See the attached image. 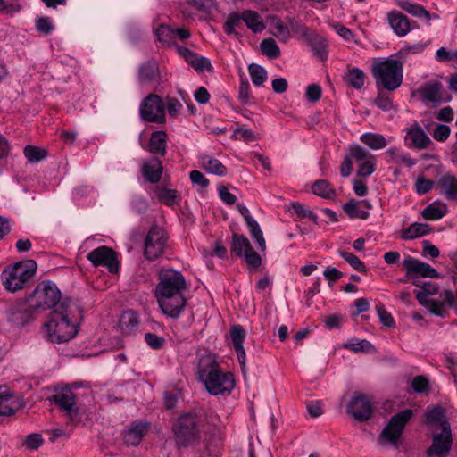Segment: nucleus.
Here are the masks:
<instances>
[{
	"instance_id": "obj_1",
	"label": "nucleus",
	"mask_w": 457,
	"mask_h": 457,
	"mask_svg": "<svg viewBox=\"0 0 457 457\" xmlns=\"http://www.w3.org/2000/svg\"><path fill=\"white\" fill-rule=\"evenodd\" d=\"M187 289L184 276L173 269H162L156 287L159 306L169 317L178 318L186 305L183 292Z\"/></svg>"
},
{
	"instance_id": "obj_2",
	"label": "nucleus",
	"mask_w": 457,
	"mask_h": 457,
	"mask_svg": "<svg viewBox=\"0 0 457 457\" xmlns=\"http://www.w3.org/2000/svg\"><path fill=\"white\" fill-rule=\"evenodd\" d=\"M78 307L68 300H63L49 314V320L45 323L43 332L51 343H67L78 333V318L75 312Z\"/></svg>"
},
{
	"instance_id": "obj_3",
	"label": "nucleus",
	"mask_w": 457,
	"mask_h": 457,
	"mask_svg": "<svg viewBox=\"0 0 457 457\" xmlns=\"http://www.w3.org/2000/svg\"><path fill=\"white\" fill-rule=\"evenodd\" d=\"M197 375L206 391L212 395L229 394L235 387L233 374L220 369L214 353H205L200 357Z\"/></svg>"
},
{
	"instance_id": "obj_4",
	"label": "nucleus",
	"mask_w": 457,
	"mask_h": 457,
	"mask_svg": "<svg viewBox=\"0 0 457 457\" xmlns=\"http://www.w3.org/2000/svg\"><path fill=\"white\" fill-rule=\"evenodd\" d=\"M208 415L202 408L182 411L172 426L176 444L188 446L198 442L208 428Z\"/></svg>"
},
{
	"instance_id": "obj_5",
	"label": "nucleus",
	"mask_w": 457,
	"mask_h": 457,
	"mask_svg": "<svg viewBox=\"0 0 457 457\" xmlns=\"http://www.w3.org/2000/svg\"><path fill=\"white\" fill-rule=\"evenodd\" d=\"M421 290L416 292V297L420 304L424 306L431 314L446 318L449 315V309H457V290L453 292L451 289H445L440 294L437 300L429 299V295L438 293L439 287L433 282H425Z\"/></svg>"
},
{
	"instance_id": "obj_6",
	"label": "nucleus",
	"mask_w": 457,
	"mask_h": 457,
	"mask_svg": "<svg viewBox=\"0 0 457 457\" xmlns=\"http://www.w3.org/2000/svg\"><path fill=\"white\" fill-rule=\"evenodd\" d=\"M377 87H382L388 91L397 89L403 79V64L401 61L393 58H379L372 63L370 68Z\"/></svg>"
},
{
	"instance_id": "obj_7",
	"label": "nucleus",
	"mask_w": 457,
	"mask_h": 457,
	"mask_svg": "<svg viewBox=\"0 0 457 457\" xmlns=\"http://www.w3.org/2000/svg\"><path fill=\"white\" fill-rule=\"evenodd\" d=\"M37 263L33 260L19 262L8 266L2 272L4 287L12 293L23 289L35 275Z\"/></svg>"
},
{
	"instance_id": "obj_8",
	"label": "nucleus",
	"mask_w": 457,
	"mask_h": 457,
	"mask_svg": "<svg viewBox=\"0 0 457 457\" xmlns=\"http://www.w3.org/2000/svg\"><path fill=\"white\" fill-rule=\"evenodd\" d=\"M28 299L37 312L55 309L61 303V292L54 282L45 280L36 287Z\"/></svg>"
},
{
	"instance_id": "obj_9",
	"label": "nucleus",
	"mask_w": 457,
	"mask_h": 457,
	"mask_svg": "<svg viewBox=\"0 0 457 457\" xmlns=\"http://www.w3.org/2000/svg\"><path fill=\"white\" fill-rule=\"evenodd\" d=\"M168 236L162 227L153 225L144 241V256L148 261H154L166 253Z\"/></svg>"
},
{
	"instance_id": "obj_10",
	"label": "nucleus",
	"mask_w": 457,
	"mask_h": 457,
	"mask_svg": "<svg viewBox=\"0 0 457 457\" xmlns=\"http://www.w3.org/2000/svg\"><path fill=\"white\" fill-rule=\"evenodd\" d=\"M411 417L412 411L411 409L404 410L394 415L381 432L379 436L380 444L386 445L388 443L393 445H397L403 428Z\"/></svg>"
},
{
	"instance_id": "obj_11",
	"label": "nucleus",
	"mask_w": 457,
	"mask_h": 457,
	"mask_svg": "<svg viewBox=\"0 0 457 457\" xmlns=\"http://www.w3.org/2000/svg\"><path fill=\"white\" fill-rule=\"evenodd\" d=\"M231 253H235L238 257H245V262L250 269L257 270L262 263V258L258 253H256L249 239L239 234H233L231 245Z\"/></svg>"
},
{
	"instance_id": "obj_12",
	"label": "nucleus",
	"mask_w": 457,
	"mask_h": 457,
	"mask_svg": "<svg viewBox=\"0 0 457 457\" xmlns=\"http://www.w3.org/2000/svg\"><path fill=\"white\" fill-rule=\"evenodd\" d=\"M140 114L149 122H163L164 104L162 98L154 94L147 96L140 105Z\"/></svg>"
},
{
	"instance_id": "obj_13",
	"label": "nucleus",
	"mask_w": 457,
	"mask_h": 457,
	"mask_svg": "<svg viewBox=\"0 0 457 457\" xmlns=\"http://www.w3.org/2000/svg\"><path fill=\"white\" fill-rule=\"evenodd\" d=\"M403 265L406 270L403 278H399L401 283H407L412 279V274H420L422 278H438L439 274L436 269L429 264L420 262L411 256H406L403 262Z\"/></svg>"
},
{
	"instance_id": "obj_14",
	"label": "nucleus",
	"mask_w": 457,
	"mask_h": 457,
	"mask_svg": "<svg viewBox=\"0 0 457 457\" xmlns=\"http://www.w3.org/2000/svg\"><path fill=\"white\" fill-rule=\"evenodd\" d=\"M432 445L427 451L428 457H447L452 447V431L450 425L432 435Z\"/></svg>"
},
{
	"instance_id": "obj_15",
	"label": "nucleus",
	"mask_w": 457,
	"mask_h": 457,
	"mask_svg": "<svg viewBox=\"0 0 457 457\" xmlns=\"http://www.w3.org/2000/svg\"><path fill=\"white\" fill-rule=\"evenodd\" d=\"M87 258L94 266H105L110 272L118 270L115 252L105 245L99 246L87 253Z\"/></svg>"
},
{
	"instance_id": "obj_16",
	"label": "nucleus",
	"mask_w": 457,
	"mask_h": 457,
	"mask_svg": "<svg viewBox=\"0 0 457 457\" xmlns=\"http://www.w3.org/2000/svg\"><path fill=\"white\" fill-rule=\"evenodd\" d=\"M346 411L356 420H368L372 415V406L370 400L364 395H355L348 403Z\"/></svg>"
},
{
	"instance_id": "obj_17",
	"label": "nucleus",
	"mask_w": 457,
	"mask_h": 457,
	"mask_svg": "<svg viewBox=\"0 0 457 457\" xmlns=\"http://www.w3.org/2000/svg\"><path fill=\"white\" fill-rule=\"evenodd\" d=\"M31 303H19L10 307L9 320L16 326H25L32 322L37 314Z\"/></svg>"
},
{
	"instance_id": "obj_18",
	"label": "nucleus",
	"mask_w": 457,
	"mask_h": 457,
	"mask_svg": "<svg viewBox=\"0 0 457 457\" xmlns=\"http://www.w3.org/2000/svg\"><path fill=\"white\" fill-rule=\"evenodd\" d=\"M405 141L408 146L419 150L426 149L432 144L429 137L418 124H414L407 129Z\"/></svg>"
},
{
	"instance_id": "obj_19",
	"label": "nucleus",
	"mask_w": 457,
	"mask_h": 457,
	"mask_svg": "<svg viewBox=\"0 0 457 457\" xmlns=\"http://www.w3.org/2000/svg\"><path fill=\"white\" fill-rule=\"evenodd\" d=\"M387 21L398 37H404L411 30L409 18L402 12L393 10L387 13Z\"/></svg>"
},
{
	"instance_id": "obj_20",
	"label": "nucleus",
	"mask_w": 457,
	"mask_h": 457,
	"mask_svg": "<svg viewBox=\"0 0 457 457\" xmlns=\"http://www.w3.org/2000/svg\"><path fill=\"white\" fill-rule=\"evenodd\" d=\"M54 401L69 416L77 414L75 395L69 387H64L53 396Z\"/></svg>"
},
{
	"instance_id": "obj_21",
	"label": "nucleus",
	"mask_w": 457,
	"mask_h": 457,
	"mask_svg": "<svg viewBox=\"0 0 457 457\" xmlns=\"http://www.w3.org/2000/svg\"><path fill=\"white\" fill-rule=\"evenodd\" d=\"M437 186L440 188V194L448 200L457 201V178L453 174L450 172L443 174L437 180Z\"/></svg>"
},
{
	"instance_id": "obj_22",
	"label": "nucleus",
	"mask_w": 457,
	"mask_h": 457,
	"mask_svg": "<svg viewBox=\"0 0 457 457\" xmlns=\"http://www.w3.org/2000/svg\"><path fill=\"white\" fill-rule=\"evenodd\" d=\"M166 148L167 134L162 130L153 132L149 139L147 150L153 154L163 156L166 154Z\"/></svg>"
},
{
	"instance_id": "obj_23",
	"label": "nucleus",
	"mask_w": 457,
	"mask_h": 457,
	"mask_svg": "<svg viewBox=\"0 0 457 457\" xmlns=\"http://www.w3.org/2000/svg\"><path fill=\"white\" fill-rule=\"evenodd\" d=\"M427 423L429 424L435 431L443 430L446 425H450L445 411L442 407L436 406L426 412Z\"/></svg>"
},
{
	"instance_id": "obj_24",
	"label": "nucleus",
	"mask_w": 457,
	"mask_h": 457,
	"mask_svg": "<svg viewBox=\"0 0 457 457\" xmlns=\"http://www.w3.org/2000/svg\"><path fill=\"white\" fill-rule=\"evenodd\" d=\"M143 176L151 183H157L162 174V162L158 158H151L142 167Z\"/></svg>"
},
{
	"instance_id": "obj_25",
	"label": "nucleus",
	"mask_w": 457,
	"mask_h": 457,
	"mask_svg": "<svg viewBox=\"0 0 457 457\" xmlns=\"http://www.w3.org/2000/svg\"><path fill=\"white\" fill-rule=\"evenodd\" d=\"M160 77L158 63L148 61L143 63L138 70V79L141 83H151Z\"/></svg>"
},
{
	"instance_id": "obj_26",
	"label": "nucleus",
	"mask_w": 457,
	"mask_h": 457,
	"mask_svg": "<svg viewBox=\"0 0 457 457\" xmlns=\"http://www.w3.org/2000/svg\"><path fill=\"white\" fill-rule=\"evenodd\" d=\"M448 212L446 204L441 201H435L429 204L421 212V216L425 220H437L442 219Z\"/></svg>"
},
{
	"instance_id": "obj_27",
	"label": "nucleus",
	"mask_w": 457,
	"mask_h": 457,
	"mask_svg": "<svg viewBox=\"0 0 457 457\" xmlns=\"http://www.w3.org/2000/svg\"><path fill=\"white\" fill-rule=\"evenodd\" d=\"M242 21L246 27L254 33H260L265 29V23L261 15L252 10H245L242 12Z\"/></svg>"
},
{
	"instance_id": "obj_28",
	"label": "nucleus",
	"mask_w": 457,
	"mask_h": 457,
	"mask_svg": "<svg viewBox=\"0 0 457 457\" xmlns=\"http://www.w3.org/2000/svg\"><path fill=\"white\" fill-rule=\"evenodd\" d=\"M199 164L210 174L224 176L227 172L226 167L219 160L210 155L201 156Z\"/></svg>"
},
{
	"instance_id": "obj_29",
	"label": "nucleus",
	"mask_w": 457,
	"mask_h": 457,
	"mask_svg": "<svg viewBox=\"0 0 457 457\" xmlns=\"http://www.w3.org/2000/svg\"><path fill=\"white\" fill-rule=\"evenodd\" d=\"M148 428L149 425L146 422H140L132 426L124 436L125 443L129 445H137Z\"/></svg>"
},
{
	"instance_id": "obj_30",
	"label": "nucleus",
	"mask_w": 457,
	"mask_h": 457,
	"mask_svg": "<svg viewBox=\"0 0 457 457\" xmlns=\"http://www.w3.org/2000/svg\"><path fill=\"white\" fill-rule=\"evenodd\" d=\"M360 140L371 150H380L388 145L387 139L381 134L367 132L360 137Z\"/></svg>"
},
{
	"instance_id": "obj_31",
	"label": "nucleus",
	"mask_w": 457,
	"mask_h": 457,
	"mask_svg": "<svg viewBox=\"0 0 457 457\" xmlns=\"http://www.w3.org/2000/svg\"><path fill=\"white\" fill-rule=\"evenodd\" d=\"M184 55L187 62L190 63L197 71H211L212 66L208 58L197 55L188 49L184 50Z\"/></svg>"
},
{
	"instance_id": "obj_32",
	"label": "nucleus",
	"mask_w": 457,
	"mask_h": 457,
	"mask_svg": "<svg viewBox=\"0 0 457 457\" xmlns=\"http://www.w3.org/2000/svg\"><path fill=\"white\" fill-rule=\"evenodd\" d=\"M365 74L359 68L348 69L347 73L344 77V80L347 86L357 90L361 89L365 83Z\"/></svg>"
},
{
	"instance_id": "obj_33",
	"label": "nucleus",
	"mask_w": 457,
	"mask_h": 457,
	"mask_svg": "<svg viewBox=\"0 0 457 457\" xmlns=\"http://www.w3.org/2000/svg\"><path fill=\"white\" fill-rule=\"evenodd\" d=\"M138 324V316L133 311L124 312L120 318L119 327L124 334H130Z\"/></svg>"
},
{
	"instance_id": "obj_34",
	"label": "nucleus",
	"mask_w": 457,
	"mask_h": 457,
	"mask_svg": "<svg viewBox=\"0 0 457 457\" xmlns=\"http://www.w3.org/2000/svg\"><path fill=\"white\" fill-rule=\"evenodd\" d=\"M397 4L403 10L415 17H424L427 21L431 19L429 12L420 4L411 3L409 0H398Z\"/></svg>"
},
{
	"instance_id": "obj_35",
	"label": "nucleus",
	"mask_w": 457,
	"mask_h": 457,
	"mask_svg": "<svg viewBox=\"0 0 457 457\" xmlns=\"http://www.w3.org/2000/svg\"><path fill=\"white\" fill-rule=\"evenodd\" d=\"M428 233V225L425 223L414 222L409 228L402 231L401 238L403 240H412Z\"/></svg>"
},
{
	"instance_id": "obj_36",
	"label": "nucleus",
	"mask_w": 457,
	"mask_h": 457,
	"mask_svg": "<svg viewBox=\"0 0 457 457\" xmlns=\"http://www.w3.org/2000/svg\"><path fill=\"white\" fill-rule=\"evenodd\" d=\"M441 90V84L430 83L420 89V94L425 101L438 103L442 101Z\"/></svg>"
},
{
	"instance_id": "obj_37",
	"label": "nucleus",
	"mask_w": 457,
	"mask_h": 457,
	"mask_svg": "<svg viewBox=\"0 0 457 457\" xmlns=\"http://www.w3.org/2000/svg\"><path fill=\"white\" fill-rule=\"evenodd\" d=\"M312 191L316 195L325 199H333L336 197L335 189L325 179H320L315 181L312 187Z\"/></svg>"
},
{
	"instance_id": "obj_38",
	"label": "nucleus",
	"mask_w": 457,
	"mask_h": 457,
	"mask_svg": "<svg viewBox=\"0 0 457 457\" xmlns=\"http://www.w3.org/2000/svg\"><path fill=\"white\" fill-rule=\"evenodd\" d=\"M310 46L314 54L320 61H325L328 58V45L320 37L313 36L309 39Z\"/></svg>"
},
{
	"instance_id": "obj_39",
	"label": "nucleus",
	"mask_w": 457,
	"mask_h": 457,
	"mask_svg": "<svg viewBox=\"0 0 457 457\" xmlns=\"http://www.w3.org/2000/svg\"><path fill=\"white\" fill-rule=\"evenodd\" d=\"M12 395L6 386H0V415H11L14 412L11 406Z\"/></svg>"
},
{
	"instance_id": "obj_40",
	"label": "nucleus",
	"mask_w": 457,
	"mask_h": 457,
	"mask_svg": "<svg viewBox=\"0 0 457 457\" xmlns=\"http://www.w3.org/2000/svg\"><path fill=\"white\" fill-rule=\"evenodd\" d=\"M261 51L269 58L275 59L280 55V50L273 38L263 39L260 44Z\"/></svg>"
},
{
	"instance_id": "obj_41",
	"label": "nucleus",
	"mask_w": 457,
	"mask_h": 457,
	"mask_svg": "<svg viewBox=\"0 0 457 457\" xmlns=\"http://www.w3.org/2000/svg\"><path fill=\"white\" fill-rule=\"evenodd\" d=\"M248 70L251 79L255 86L259 87L267 80V71L263 67L252 63L249 65Z\"/></svg>"
},
{
	"instance_id": "obj_42",
	"label": "nucleus",
	"mask_w": 457,
	"mask_h": 457,
	"mask_svg": "<svg viewBox=\"0 0 457 457\" xmlns=\"http://www.w3.org/2000/svg\"><path fill=\"white\" fill-rule=\"evenodd\" d=\"M271 33L278 40L282 42L287 41L290 37V30L287 25L280 20H276L270 26Z\"/></svg>"
},
{
	"instance_id": "obj_43",
	"label": "nucleus",
	"mask_w": 457,
	"mask_h": 457,
	"mask_svg": "<svg viewBox=\"0 0 457 457\" xmlns=\"http://www.w3.org/2000/svg\"><path fill=\"white\" fill-rule=\"evenodd\" d=\"M344 210L351 218L366 220L369 217V212L361 210L360 204L355 201L347 202L344 205Z\"/></svg>"
},
{
	"instance_id": "obj_44",
	"label": "nucleus",
	"mask_w": 457,
	"mask_h": 457,
	"mask_svg": "<svg viewBox=\"0 0 457 457\" xmlns=\"http://www.w3.org/2000/svg\"><path fill=\"white\" fill-rule=\"evenodd\" d=\"M24 155L29 162H38L46 158V151L33 145H26Z\"/></svg>"
},
{
	"instance_id": "obj_45",
	"label": "nucleus",
	"mask_w": 457,
	"mask_h": 457,
	"mask_svg": "<svg viewBox=\"0 0 457 457\" xmlns=\"http://www.w3.org/2000/svg\"><path fill=\"white\" fill-rule=\"evenodd\" d=\"M252 237L254 238L259 248L263 251L266 248L265 239L263 237L262 231L255 220H250V223L247 224Z\"/></svg>"
},
{
	"instance_id": "obj_46",
	"label": "nucleus",
	"mask_w": 457,
	"mask_h": 457,
	"mask_svg": "<svg viewBox=\"0 0 457 457\" xmlns=\"http://www.w3.org/2000/svg\"><path fill=\"white\" fill-rule=\"evenodd\" d=\"M349 156L354 159L357 162L361 163L368 159H370L373 154L367 151L365 148L359 145H351L349 148Z\"/></svg>"
},
{
	"instance_id": "obj_47",
	"label": "nucleus",
	"mask_w": 457,
	"mask_h": 457,
	"mask_svg": "<svg viewBox=\"0 0 457 457\" xmlns=\"http://www.w3.org/2000/svg\"><path fill=\"white\" fill-rule=\"evenodd\" d=\"M156 195L158 199L166 205H173L177 198V191L165 187H157Z\"/></svg>"
},
{
	"instance_id": "obj_48",
	"label": "nucleus",
	"mask_w": 457,
	"mask_h": 457,
	"mask_svg": "<svg viewBox=\"0 0 457 457\" xmlns=\"http://www.w3.org/2000/svg\"><path fill=\"white\" fill-rule=\"evenodd\" d=\"M338 351H345L348 353H372L375 352L373 345H341Z\"/></svg>"
},
{
	"instance_id": "obj_49",
	"label": "nucleus",
	"mask_w": 457,
	"mask_h": 457,
	"mask_svg": "<svg viewBox=\"0 0 457 457\" xmlns=\"http://www.w3.org/2000/svg\"><path fill=\"white\" fill-rule=\"evenodd\" d=\"M338 253L354 270L358 271H365V265L355 254L345 251H339Z\"/></svg>"
},
{
	"instance_id": "obj_50",
	"label": "nucleus",
	"mask_w": 457,
	"mask_h": 457,
	"mask_svg": "<svg viewBox=\"0 0 457 457\" xmlns=\"http://www.w3.org/2000/svg\"><path fill=\"white\" fill-rule=\"evenodd\" d=\"M155 35L160 42L170 44L174 39L173 29L167 25H160L156 30Z\"/></svg>"
},
{
	"instance_id": "obj_51",
	"label": "nucleus",
	"mask_w": 457,
	"mask_h": 457,
	"mask_svg": "<svg viewBox=\"0 0 457 457\" xmlns=\"http://www.w3.org/2000/svg\"><path fill=\"white\" fill-rule=\"evenodd\" d=\"M376 170V158L373 155L370 159L360 163L357 170L358 177H369Z\"/></svg>"
},
{
	"instance_id": "obj_52",
	"label": "nucleus",
	"mask_w": 457,
	"mask_h": 457,
	"mask_svg": "<svg viewBox=\"0 0 457 457\" xmlns=\"http://www.w3.org/2000/svg\"><path fill=\"white\" fill-rule=\"evenodd\" d=\"M37 29L45 35H49L53 32L54 26L52 20L46 16H41L36 19Z\"/></svg>"
},
{
	"instance_id": "obj_53",
	"label": "nucleus",
	"mask_w": 457,
	"mask_h": 457,
	"mask_svg": "<svg viewBox=\"0 0 457 457\" xmlns=\"http://www.w3.org/2000/svg\"><path fill=\"white\" fill-rule=\"evenodd\" d=\"M451 134V129L445 124H437L433 130L432 136L438 142H445Z\"/></svg>"
},
{
	"instance_id": "obj_54",
	"label": "nucleus",
	"mask_w": 457,
	"mask_h": 457,
	"mask_svg": "<svg viewBox=\"0 0 457 457\" xmlns=\"http://www.w3.org/2000/svg\"><path fill=\"white\" fill-rule=\"evenodd\" d=\"M232 137L235 139H242L245 142L254 141L256 137L253 131L250 129H246L244 127H239L236 129L233 132Z\"/></svg>"
},
{
	"instance_id": "obj_55",
	"label": "nucleus",
	"mask_w": 457,
	"mask_h": 457,
	"mask_svg": "<svg viewBox=\"0 0 457 457\" xmlns=\"http://www.w3.org/2000/svg\"><path fill=\"white\" fill-rule=\"evenodd\" d=\"M433 180L428 179L420 176L416 179L415 188L418 194L423 195L430 191L433 187Z\"/></svg>"
},
{
	"instance_id": "obj_56",
	"label": "nucleus",
	"mask_w": 457,
	"mask_h": 457,
	"mask_svg": "<svg viewBox=\"0 0 457 457\" xmlns=\"http://www.w3.org/2000/svg\"><path fill=\"white\" fill-rule=\"evenodd\" d=\"M375 103L379 109L385 112L394 107L392 98L388 95L380 92H378Z\"/></svg>"
},
{
	"instance_id": "obj_57",
	"label": "nucleus",
	"mask_w": 457,
	"mask_h": 457,
	"mask_svg": "<svg viewBox=\"0 0 457 457\" xmlns=\"http://www.w3.org/2000/svg\"><path fill=\"white\" fill-rule=\"evenodd\" d=\"M292 209L294 212L300 218H310L313 221H316L317 220V215L311 210L306 209L304 205L301 204L300 203H293Z\"/></svg>"
},
{
	"instance_id": "obj_58",
	"label": "nucleus",
	"mask_w": 457,
	"mask_h": 457,
	"mask_svg": "<svg viewBox=\"0 0 457 457\" xmlns=\"http://www.w3.org/2000/svg\"><path fill=\"white\" fill-rule=\"evenodd\" d=\"M245 337V329L241 325H233L229 329V338L232 343H243Z\"/></svg>"
},
{
	"instance_id": "obj_59",
	"label": "nucleus",
	"mask_w": 457,
	"mask_h": 457,
	"mask_svg": "<svg viewBox=\"0 0 457 457\" xmlns=\"http://www.w3.org/2000/svg\"><path fill=\"white\" fill-rule=\"evenodd\" d=\"M242 21V14L237 13L231 14L224 24V29L227 34H233L236 27H237Z\"/></svg>"
},
{
	"instance_id": "obj_60",
	"label": "nucleus",
	"mask_w": 457,
	"mask_h": 457,
	"mask_svg": "<svg viewBox=\"0 0 457 457\" xmlns=\"http://www.w3.org/2000/svg\"><path fill=\"white\" fill-rule=\"evenodd\" d=\"M411 386L416 393H425L428 391V380L423 376L415 377L412 380Z\"/></svg>"
},
{
	"instance_id": "obj_61",
	"label": "nucleus",
	"mask_w": 457,
	"mask_h": 457,
	"mask_svg": "<svg viewBox=\"0 0 457 457\" xmlns=\"http://www.w3.org/2000/svg\"><path fill=\"white\" fill-rule=\"evenodd\" d=\"M238 98L239 101L245 104L250 100V84L246 79H241L238 88Z\"/></svg>"
},
{
	"instance_id": "obj_62",
	"label": "nucleus",
	"mask_w": 457,
	"mask_h": 457,
	"mask_svg": "<svg viewBox=\"0 0 457 457\" xmlns=\"http://www.w3.org/2000/svg\"><path fill=\"white\" fill-rule=\"evenodd\" d=\"M305 96L310 102L319 101L321 96V87L318 84L309 85L306 88Z\"/></svg>"
},
{
	"instance_id": "obj_63",
	"label": "nucleus",
	"mask_w": 457,
	"mask_h": 457,
	"mask_svg": "<svg viewBox=\"0 0 457 457\" xmlns=\"http://www.w3.org/2000/svg\"><path fill=\"white\" fill-rule=\"evenodd\" d=\"M25 445L31 450L38 449L43 444V437L40 434L34 433L27 436Z\"/></svg>"
},
{
	"instance_id": "obj_64",
	"label": "nucleus",
	"mask_w": 457,
	"mask_h": 457,
	"mask_svg": "<svg viewBox=\"0 0 457 457\" xmlns=\"http://www.w3.org/2000/svg\"><path fill=\"white\" fill-rule=\"evenodd\" d=\"M323 275L330 286H332L333 282L340 279L343 277V273L335 267H328L324 270Z\"/></svg>"
}]
</instances>
